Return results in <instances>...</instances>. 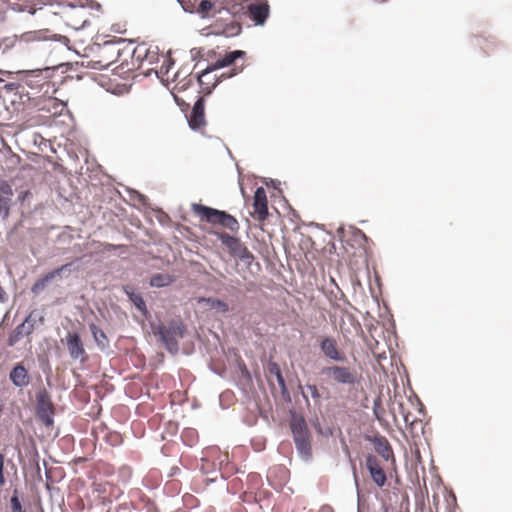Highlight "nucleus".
Returning <instances> with one entry per match:
<instances>
[{
	"label": "nucleus",
	"instance_id": "f257e3e1",
	"mask_svg": "<svg viewBox=\"0 0 512 512\" xmlns=\"http://www.w3.org/2000/svg\"><path fill=\"white\" fill-rule=\"evenodd\" d=\"M290 429L299 457L305 462H310L312 460V447L310 433L304 417L297 416L293 413L291 416Z\"/></svg>",
	"mask_w": 512,
	"mask_h": 512
},
{
	"label": "nucleus",
	"instance_id": "f03ea898",
	"mask_svg": "<svg viewBox=\"0 0 512 512\" xmlns=\"http://www.w3.org/2000/svg\"><path fill=\"white\" fill-rule=\"evenodd\" d=\"M186 328L180 320H172L168 326L163 324L154 328V333L159 336L160 341L164 344L166 350L175 355L179 351L177 338H183Z\"/></svg>",
	"mask_w": 512,
	"mask_h": 512
},
{
	"label": "nucleus",
	"instance_id": "7ed1b4c3",
	"mask_svg": "<svg viewBox=\"0 0 512 512\" xmlns=\"http://www.w3.org/2000/svg\"><path fill=\"white\" fill-rule=\"evenodd\" d=\"M210 235L215 236L229 250V253L246 264H250L254 260L253 254L237 237L231 236L225 232L210 230Z\"/></svg>",
	"mask_w": 512,
	"mask_h": 512
},
{
	"label": "nucleus",
	"instance_id": "20e7f679",
	"mask_svg": "<svg viewBox=\"0 0 512 512\" xmlns=\"http://www.w3.org/2000/svg\"><path fill=\"white\" fill-rule=\"evenodd\" d=\"M35 413L46 427L53 426L55 408L51 395L45 388L39 389L36 393Z\"/></svg>",
	"mask_w": 512,
	"mask_h": 512
},
{
	"label": "nucleus",
	"instance_id": "39448f33",
	"mask_svg": "<svg viewBox=\"0 0 512 512\" xmlns=\"http://www.w3.org/2000/svg\"><path fill=\"white\" fill-rule=\"evenodd\" d=\"M321 374L329 377L335 383L345 386H353L359 382L356 371L346 366H326L321 369Z\"/></svg>",
	"mask_w": 512,
	"mask_h": 512
},
{
	"label": "nucleus",
	"instance_id": "423d86ee",
	"mask_svg": "<svg viewBox=\"0 0 512 512\" xmlns=\"http://www.w3.org/2000/svg\"><path fill=\"white\" fill-rule=\"evenodd\" d=\"M68 11L65 12L66 24L75 30L85 29L89 25V19L84 5L67 4Z\"/></svg>",
	"mask_w": 512,
	"mask_h": 512
},
{
	"label": "nucleus",
	"instance_id": "0eeeda50",
	"mask_svg": "<svg viewBox=\"0 0 512 512\" xmlns=\"http://www.w3.org/2000/svg\"><path fill=\"white\" fill-rule=\"evenodd\" d=\"M245 56V52L242 50H233L226 53L223 57L219 58L215 63L206 67L200 74L197 75L198 84L203 87L205 82L203 77L207 76L209 73L228 67L232 65L237 59H241Z\"/></svg>",
	"mask_w": 512,
	"mask_h": 512
},
{
	"label": "nucleus",
	"instance_id": "6e6552de",
	"mask_svg": "<svg viewBox=\"0 0 512 512\" xmlns=\"http://www.w3.org/2000/svg\"><path fill=\"white\" fill-rule=\"evenodd\" d=\"M192 211L200 217L202 221H206L210 224L222 225L226 211L218 210L209 206H205L198 203L192 204Z\"/></svg>",
	"mask_w": 512,
	"mask_h": 512
},
{
	"label": "nucleus",
	"instance_id": "1a4fd4ad",
	"mask_svg": "<svg viewBox=\"0 0 512 512\" xmlns=\"http://www.w3.org/2000/svg\"><path fill=\"white\" fill-rule=\"evenodd\" d=\"M66 345L69 356L72 360H78L84 363L88 359V355L84 348L80 335L77 332H69L66 336Z\"/></svg>",
	"mask_w": 512,
	"mask_h": 512
},
{
	"label": "nucleus",
	"instance_id": "9d476101",
	"mask_svg": "<svg viewBox=\"0 0 512 512\" xmlns=\"http://www.w3.org/2000/svg\"><path fill=\"white\" fill-rule=\"evenodd\" d=\"M270 14V6L267 1L250 3L247 7V15L255 25L263 26Z\"/></svg>",
	"mask_w": 512,
	"mask_h": 512
},
{
	"label": "nucleus",
	"instance_id": "9b49d317",
	"mask_svg": "<svg viewBox=\"0 0 512 512\" xmlns=\"http://www.w3.org/2000/svg\"><path fill=\"white\" fill-rule=\"evenodd\" d=\"M321 352L328 359L335 362H344L346 357L337 347L336 339L331 336L323 337L319 342Z\"/></svg>",
	"mask_w": 512,
	"mask_h": 512
},
{
	"label": "nucleus",
	"instance_id": "f8f14e48",
	"mask_svg": "<svg viewBox=\"0 0 512 512\" xmlns=\"http://www.w3.org/2000/svg\"><path fill=\"white\" fill-rule=\"evenodd\" d=\"M205 101L204 98L200 97L194 103L190 115L187 117L189 127L197 131L205 125L204 116Z\"/></svg>",
	"mask_w": 512,
	"mask_h": 512
},
{
	"label": "nucleus",
	"instance_id": "ddd939ff",
	"mask_svg": "<svg viewBox=\"0 0 512 512\" xmlns=\"http://www.w3.org/2000/svg\"><path fill=\"white\" fill-rule=\"evenodd\" d=\"M366 468L373 482L378 487H383L387 481L386 473L374 455L369 454L366 456Z\"/></svg>",
	"mask_w": 512,
	"mask_h": 512
},
{
	"label": "nucleus",
	"instance_id": "4468645a",
	"mask_svg": "<svg viewBox=\"0 0 512 512\" xmlns=\"http://www.w3.org/2000/svg\"><path fill=\"white\" fill-rule=\"evenodd\" d=\"M364 438L366 441L373 444L375 452L378 453L385 461H388L393 456L392 448L384 436L365 435Z\"/></svg>",
	"mask_w": 512,
	"mask_h": 512
},
{
	"label": "nucleus",
	"instance_id": "2eb2a0df",
	"mask_svg": "<svg viewBox=\"0 0 512 512\" xmlns=\"http://www.w3.org/2000/svg\"><path fill=\"white\" fill-rule=\"evenodd\" d=\"M254 210L259 221H264L268 217V201L266 191L263 187H258L254 193Z\"/></svg>",
	"mask_w": 512,
	"mask_h": 512
},
{
	"label": "nucleus",
	"instance_id": "dca6fc26",
	"mask_svg": "<svg viewBox=\"0 0 512 512\" xmlns=\"http://www.w3.org/2000/svg\"><path fill=\"white\" fill-rule=\"evenodd\" d=\"M9 379L17 388L26 387L29 384V374L22 363H17L9 374Z\"/></svg>",
	"mask_w": 512,
	"mask_h": 512
},
{
	"label": "nucleus",
	"instance_id": "f3484780",
	"mask_svg": "<svg viewBox=\"0 0 512 512\" xmlns=\"http://www.w3.org/2000/svg\"><path fill=\"white\" fill-rule=\"evenodd\" d=\"M13 191L9 183L0 179V216L7 217Z\"/></svg>",
	"mask_w": 512,
	"mask_h": 512
},
{
	"label": "nucleus",
	"instance_id": "a211bd4d",
	"mask_svg": "<svg viewBox=\"0 0 512 512\" xmlns=\"http://www.w3.org/2000/svg\"><path fill=\"white\" fill-rule=\"evenodd\" d=\"M123 291L128 297L129 301L135 306V308L139 310L144 316H147L148 310L141 294L136 293L133 287L128 285L123 287Z\"/></svg>",
	"mask_w": 512,
	"mask_h": 512
},
{
	"label": "nucleus",
	"instance_id": "6ab92c4d",
	"mask_svg": "<svg viewBox=\"0 0 512 512\" xmlns=\"http://www.w3.org/2000/svg\"><path fill=\"white\" fill-rule=\"evenodd\" d=\"M32 332H33V324H26V323L22 322L10 334L9 339H8L9 346H14L22 338L30 335Z\"/></svg>",
	"mask_w": 512,
	"mask_h": 512
},
{
	"label": "nucleus",
	"instance_id": "aec40b11",
	"mask_svg": "<svg viewBox=\"0 0 512 512\" xmlns=\"http://www.w3.org/2000/svg\"><path fill=\"white\" fill-rule=\"evenodd\" d=\"M89 329L97 347L101 351H106L109 348V340L105 332L94 323L89 324Z\"/></svg>",
	"mask_w": 512,
	"mask_h": 512
},
{
	"label": "nucleus",
	"instance_id": "412c9836",
	"mask_svg": "<svg viewBox=\"0 0 512 512\" xmlns=\"http://www.w3.org/2000/svg\"><path fill=\"white\" fill-rule=\"evenodd\" d=\"M199 303H206L210 309L215 310L217 313L225 314L229 311V306L226 302L213 298V297H201Z\"/></svg>",
	"mask_w": 512,
	"mask_h": 512
},
{
	"label": "nucleus",
	"instance_id": "4be33fe9",
	"mask_svg": "<svg viewBox=\"0 0 512 512\" xmlns=\"http://www.w3.org/2000/svg\"><path fill=\"white\" fill-rule=\"evenodd\" d=\"M173 281V276L169 274L156 273L151 276L149 284L151 287L162 288L169 286Z\"/></svg>",
	"mask_w": 512,
	"mask_h": 512
},
{
	"label": "nucleus",
	"instance_id": "5701e85b",
	"mask_svg": "<svg viewBox=\"0 0 512 512\" xmlns=\"http://www.w3.org/2000/svg\"><path fill=\"white\" fill-rule=\"evenodd\" d=\"M54 278H56V277L54 276L52 271H50L47 274L43 275L42 277L37 279V281L33 284V286L31 287V292L34 293V294L40 293L41 291H43L45 289L46 285L50 281H52Z\"/></svg>",
	"mask_w": 512,
	"mask_h": 512
},
{
	"label": "nucleus",
	"instance_id": "b1692460",
	"mask_svg": "<svg viewBox=\"0 0 512 512\" xmlns=\"http://www.w3.org/2000/svg\"><path fill=\"white\" fill-rule=\"evenodd\" d=\"M221 226L229 229L232 232H237L239 230L238 221L234 216L230 215L229 213H226Z\"/></svg>",
	"mask_w": 512,
	"mask_h": 512
},
{
	"label": "nucleus",
	"instance_id": "393cba45",
	"mask_svg": "<svg viewBox=\"0 0 512 512\" xmlns=\"http://www.w3.org/2000/svg\"><path fill=\"white\" fill-rule=\"evenodd\" d=\"M10 507L11 512H25L20 501L19 491L17 489L13 491V494L10 498Z\"/></svg>",
	"mask_w": 512,
	"mask_h": 512
},
{
	"label": "nucleus",
	"instance_id": "a878e982",
	"mask_svg": "<svg viewBox=\"0 0 512 512\" xmlns=\"http://www.w3.org/2000/svg\"><path fill=\"white\" fill-rule=\"evenodd\" d=\"M268 371L270 374H272L276 377L278 385L285 383V379H284L282 372L277 363L270 362L268 364Z\"/></svg>",
	"mask_w": 512,
	"mask_h": 512
},
{
	"label": "nucleus",
	"instance_id": "bb28decb",
	"mask_svg": "<svg viewBox=\"0 0 512 512\" xmlns=\"http://www.w3.org/2000/svg\"><path fill=\"white\" fill-rule=\"evenodd\" d=\"M44 317L38 313L36 310L30 312V314L23 321L26 324H33V330L35 329V325L37 322L42 323Z\"/></svg>",
	"mask_w": 512,
	"mask_h": 512
},
{
	"label": "nucleus",
	"instance_id": "cd10ccee",
	"mask_svg": "<svg viewBox=\"0 0 512 512\" xmlns=\"http://www.w3.org/2000/svg\"><path fill=\"white\" fill-rule=\"evenodd\" d=\"M241 31H242V27L237 22H232L229 25H227V27H226V33L231 36L239 35L241 33Z\"/></svg>",
	"mask_w": 512,
	"mask_h": 512
},
{
	"label": "nucleus",
	"instance_id": "c85d7f7f",
	"mask_svg": "<svg viewBox=\"0 0 512 512\" xmlns=\"http://www.w3.org/2000/svg\"><path fill=\"white\" fill-rule=\"evenodd\" d=\"M213 6L214 4L211 0H202L199 3L198 12L204 15L205 13H208Z\"/></svg>",
	"mask_w": 512,
	"mask_h": 512
},
{
	"label": "nucleus",
	"instance_id": "c756f323",
	"mask_svg": "<svg viewBox=\"0 0 512 512\" xmlns=\"http://www.w3.org/2000/svg\"><path fill=\"white\" fill-rule=\"evenodd\" d=\"M305 389L311 394V397L314 400H316V401L320 400L321 395H320L316 385H314V384H306L305 385Z\"/></svg>",
	"mask_w": 512,
	"mask_h": 512
},
{
	"label": "nucleus",
	"instance_id": "7c9ffc66",
	"mask_svg": "<svg viewBox=\"0 0 512 512\" xmlns=\"http://www.w3.org/2000/svg\"><path fill=\"white\" fill-rule=\"evenodd\" d=\"M79 5H84L85 10L86 9H91V10H100L101 9L100 3H98L94 0H83L80 2Z\"/></svg>",
	"mask_w": 512,
	"mask_h": 512
},
{
	"label": "nucleus",
	"instance_id": "2f4dec72",
	"mask_svg": "<svg viewBox=\"0 0 512 512\" xmlns=\"http://www.w3.org/2000/svg\"><path fill=\"white\" fill-rule=\"evenodd\" d=\"M72 265H73V262L66 263V264L52 270V273L54 274L55 277L60 276L63 272L70 271Z\"/></svg>",
	"mask_w": 512,
	"mask_h": 512
},
{
	"label": "nucleus",
	"instance_id": "473e14b6",
	"mask_svg": "<svg viewBox=\"0 0 512 512\" xmlns=\"http://www.w3.org/2000/svg\"><path fill=\"white\" fill-rule=\"evenodd\" d=\"M279 387H280V390H281L282 399L286 403H290L291 402V395H290V392L288 391V388L286 386V382L283 383V384H280Z\"/></svg>",
	"mask_w": 512,
	"mask_h": 512
},
{
	"label": "nucleus",
	"instance_id": "72a5a7b5",
	"mask_svg": "<svg viewBox=\"0 0 512 512\" xmlns=\"http://www.w3.org/2000/svg\"><path fill=\"white\" fill-rule=\"evenodd\" d=\"M185 12L193 13L194 3L191 0H177Z\"/></svg>",
	"mask_w": 512,
	"mask_h": 512
},
{
	"label": "nucleus",
	"instance_id": "f704fd0d",
	"mask_svg": "<svg viewBox=\"0 0 512 512\" xmlns=\"http://www.w3.org/2000/svg\"><path fill=\"white\" fill-rule=\"evenodd\" d=\"M4 455L0 454V485L3 486L5 484V477H4Z\"/></svg>",
	"mask_w": 512,
	"mask_h": 512
},
{
	"label": "nucleus",
	"instance_id": "c9c22d12",
	"mask_svg": "<svg viewBox=\"0 0 512 512\" xmlns=\"http://www.w3.org/2000/svg\"><path fill=\"white\" fill-rule=\"evenodd\" d=\"M172 65H174V61L172 59H166L161 66V71L168 73Z\"/></svg>",
	"mask_w": 512,
	"mask_h": 512
},
{
	"label": "nucleus",
	"instance_id": "e433bc0d",
	"mask_svg": "<svg viewBox=\"0 0 512 512\" xmlns=\"http://www.w3.org/2000/svg\"><path fill=\"white\" fill-rule=\"evenodd\" d=\"M379 402H380L379 399H377L374 401V405H373V414L377 420H381V418H382L380 411H379Z\"/></svg>",
	"mask_w": 512,
	"mask_h": 512
},
{
	"label": "nucleus",
	"instance_id": "4c0bfd02",
	"mask_svg": "<svg viewBox=\"0 0 512 512\" xmlns=\"http://www.w3.org/2000/svg\"><path fill=\"white\" fill-rule=\"evenodd\" d=\"M240 368V371H241V374L248 380L250 381L251 380V374L249 372V370L247 369V367L245 366V364H242L239 366Z\"/></svg>",
	"mask_w": 512,
	"mask_h": 512
},
{
	"label": "nucleus",
	"instance_id": "58836bf2",
	"mask_svg": "<svg viewBox=\"0 0 512 512\" xmlns=\"http://www.w3.org/2000/svg\"><path fill=\"white\" fill-rule=\"evenodd\" d=\"M264 183H265V185H266L267 187H270V186H271V187H273V188H275V189H278V186L280 185V182H279L278 180H274V179H266V180L264 181Z\"/></svg>",
	"mask_w": 512,
	"mask_h": 512
},
{
	"label": "nucleus",
	"instance_id": "ea45409f",
	"mask_svg": "<svg viewBox=\"0 0 512 512\" xmlns=\"http://www.w3.org/2000/svg\"><path fill=\"white\" fill-rule=\"evenodd\" d=\"M190 55H191V59L193 61H195L200 55V50L197 48H193L190 50Z\"/></svg>",
	"mask_w": 512,
	"mask_h": 512
},
{
	"label": "nucleus",
	"instance_id": "a19ab883",
	"mask_svg": "<svg viewBox=\"0 0 512 512\" xmlns=\"http://www.w3.org/2000/svg\"><path fill=\"white\" fill-rule=\"evenodd\" d=\"M135 198L141 203V204H145L146 203V197L144 195H142L141 193L139 192H135Z\"/></svg>",
	"mask_w": 512,
	"mask_h": 512
},
{
	"label": "nucleus",
	"instance_id": "79ce46f5",
	"mask_svg": "<svg viewBox=\"0 0 512 512\" xmlns=\"http://www.w3.org/2000/svg\"><path fill=\"white\" fill-rule=\"evenodd\" d=\"M218 81L216 80L210 87L206 88V94L209 95L212 93L213 89L216 87Z\"/></svg>",
	"mask_w": 512,
	"mask_h": 512
},
{
	"label": "nucleus",
	"instance_id": "37998d69",
	"mask_svg": "<svg viewBox=\"0 0 512 512\" xmlns=\"http://www.w3.org/2000/svg\"><path fill=\"white\" fill-rule=\"evenodd\" d=\"M13 86H14V84L9 83V84H6L4 88H5L7 91H11V90L13 89Z\"/></svg>",
	"mask_w": 512,
	"mask_h": 512
},
{
	"label": "nucleus",
	"instance_id": "c03bdc74",
	"mask_svg": "<svg viewBox=\"0 0 512 512\" xmlns=\"http://www.w3.org/2000/svg\"><path fill=\"white\" fill-rule=\"evenodd\" d=\"M179 471H180V469H179L178 467H173V468H172V472H171V474H170V475H171V476L176 475V473H177V472H179Z\"/></svg>",
	"mask_w": 512,
	"mask_h": 512
},
{
	"label": "nucleus",
	"instance_id": "a18cd8bd",
	"mask_svg": "<svg viewBox=\"0 0 512 512\" xmlns=\"http://www.w3.org/2000/svg\"><path fill=\"white\" fill-rule=\"evenodd\" d=\"M322 512H331V508L329 506H325L322 508Z\"/></svg>",
	"mask_w": 512,
	"mask_h": 512
},
{
	"label": "nucleus",
	"instance_id": "49530a36",
	"mask_svg": "<svg viewBox=\"0 0 512 512\" xmlns=\"http://www.w3.org/2000/svg\"><path fill=\"white\" fill-rule=\"evenodd\" d=\"M28 194H29V192H28V191H25V192L21 193L20 198H21V199H24V197H25L26 195H28Z\"/></svg>",
	"mask_w": 512,
	"mask_h": 512
},
{
	"label": "nucleus",
	"instance_id": "de8ad7c7",
	"mask_svg": "<svg viewBox=\"0 0 512 512\" xmlns=\"http://www.w3.org/2000/svg\"><path fill=\"white\" fill-rule=\"evenodd\" d=\"M302 396H303V398L306 400V402H308L307 396L305 395V393H304V392H302Z\"/></svg>",
	"mask_w": 512,
	"mask_h": 512
},
{
	"label": "nucleus",
	"instance_id": "09e8293b",
	"mask_svg": "<svg viewBox=\"0 0 512 512\" xmlns=\"http://www.w3.org/2000/svg\"><path fill=\"white\" fill-rule=\"evenodd\" d=\"M359 233L362 235V237H363V238H365V239H366L365 234H363L361 231H359Z\"/></svg>",
	"mask_w": 512,
	"mask_h": 512
},
{
	"label": "nucleus",
	"instance_id": "8fccbe9b",
	"mask_svg": "<svg viewBox=\"0 0 512 512\" xmlns=\"http://www.w3.org/2000/svg\"><path fill=\"white\" fill-rule=\"evenodd\" d=\"M37 472H38V473L40 472V467H39V465H37Z\"/></svg>",
	"mask_w": 512,
	"mask_h": 512
},
{
	"label": "nucleus",
	"instance_id": "3c124183",
	"mask_svg": "<svg viewBox=\"0 0 512 512\" xmlns=\"http://www.w3.org/2000/svg\"><path fill=\"white\" fill-rule=\"evenodd\" d=\"M4 80L2 78H0V83H2Z\"/></svg>",
	"mask_w": 512,
	"mask_h": 512
},
{
	"label": "nucleus",
	"instance_id": "603ef678",
	"mask_svg": "<svg viewBox=\"0 0 512 512\" xmlns=\"http://www.w3.org/2000/svg\"><path fill=\"white\" fill-rule=\"evenodd\" d=\"M358 512H360V511H358Z\"/></svg>",
	"mask_w": 512,
	"mask_h": 512
}]
</instances>
